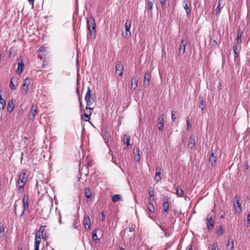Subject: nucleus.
Segmentation results:
<instances>
[{
    "mask_svg": "<svg viewBox=\"0 0 250 250\" xmlns=\"http://www.w3.org/2000/svg\"><path fill=\"white\" fill-rule=\"evenodd\" d=\"M235 211L237 213H240L241 212V205L239 202L238 199L236 201V202L234 204Z\"/></svg>",
    "mask_w": 250,
    "mask_h": 250,
    "instance_id": "obj_19",
    "label": "nucleus"
},
{
    "mask_svg": "<svg viewBox=\"0 0 250 250\" xmlns=\"http://www.w3.org/2000/svg\"><path fill=\"white\" fill-rule=\"evenodd\" d=\"M13 78H12L10 83V87L12 90L16 89V87L13 83Z\"/></svg>",
    "mask_w": 250,
    "mask_h": 250,
    "instance_id": "obj_41",
    "label": "nucleus"
},
{
    "mask_svg": "<svg viewBox=\"0 0 250 250\" xmlns=\"http://www.w3.org/2000/svg\"><path fill=\"white\" fill-rule=\"evenodd\" d=\"M138 86V80L136 78H133L131 80V88L134 90Z\"/></svg>",
    "mask_w": 250,
    "mask_h": 250,
    "instance_id": "obj_26",
    "label": "nucleus"
},
{
    "mask_svg": "<svg viewBox=\"0 0 250 250\" xmlns=\"http://www.w3.org/2000/svg\"><path fill=\"white\" fill-rule=\"evenodd\" d=\"M231 243H232V245H231V249H232L233 248V241H231Z\"/></svg>",
    "mask_w": 250,
    "mask_h": 250,
    "instance_id": "obj_57",
    "label": "nucleus"
},
{
    "mask_svg": "<svg viewBox=\"0 0 250 250\" xmlns=\"http://www.w3.org/2000/svg\"><path fill=\"white\" fill-rule=\"evenodd\" d=\"M186 250H192V246L191 245H188L187 247Z\"/></svg>",
    "mask_w": 250,
    "mask_h": 250,
    "instance_id": "obj_52",
    "label": "nucleus"
},
{
    "mask_svg": "<svg viewBox=\"0 0 250 250\" xmlns=\"http://www.w3.org/2000/svg\"><path fill=\"white\" fill-rule=\"evenodd\" d=\"M25 210L26 209H24V208H23L22 211V213H21V214L20 215V217L21 218L22 216L24 214V213H25Z\"/></svg>",
    "mask_w": 250,
    "mask_h": 250,
    "instance_id": "obj_51",
    "label": "nucleus"
},
{
    "mask_svg": "<svg viewBox=\"0 0 250 250\" xmlns=\"http://www.w3.org/2000/svg\"><path fill=\"white\" fill-rule=\"evenodd\" d=\"M42 48H41L39 49V51H41H41H42Z\"/></svg>",
    "mask_w": 250,
    "mask_h": 250,
    "instance_id": "obj_61",
    "label": "nucleus"
},
{
    "mask_svg": "<svg viewBox=\"0 0 250 250\" xmlns=\"http://www.w3.org/2000/svg\"><path fill=\"white\" fill-rule=\"evenodd\" d=\"M38 107L36 105L33 104L32 105L31 110H30V113L29 115V118L30 120H34L36 115H37L38 113Z\"/></svg>",
    "mask_w": 250,
    "mask_h": 250,
    "instance_id": "obj_8",
    "label": "nucleus"
},
{
    "mask_svg": "<svg viewBox=\"0 0 250 250\" xmlns=\"http://www.w3.org/2000/svg\"><path fill=\"white\" fill-rule=\"evenodd\" d=\"M40 242H41V241H40V240L35 239V245H34L35 249H39Z\"/></svg>",
    "mask_w": 250,
    "mask_h": 250,
    "instance_id": "obj_38",
    "label": "nucleus"
},
{
    "mask_svg": "<svg viewBox=\"0 0 250 250\" xmlns=\"http://www.w3.org/2000/svg\"><path fill=\"white\" fill-rule=\"evenodd\" d=\"M101 216H102V217H100V220L102 221H104L105 220V216L104 214V212H102V213H101Z\"/></svg>",
    "mask_w": 250,
    "mask_h": 250,
    "instance_id": "obj_47",
    "label": "nucleus"
},
{
    "mask_svg": "<svg viewBox=\"0 0 250 250\" xmlns=\"http://www.w3.org/2000/svg\"><path fill=\"white\" fill-rule=\"evenodd\" d=\"M131 25V21H126L125 24V32L123 33L124 36L128 39L131 37L130 27Z\"/></svg>",
    "mask_w": 250,
    "mask_h": 250,
    "instance_id": "obj_5",
    "label": "nucleus"
},
{
    "mask_svg": "<svg viewBox=\"0 0 250 250\" xmlns=\"http://www.w3.org/2000/svg\"><path fill=\"white\" fill-rule=\"evenodd\" d=\"M195 145V141L194 139V136L193 135H191L190 136L188 141V146L190 147L191 148H192Z\"/></svg>",
    "mask_w": 250,
    "mask_h": 250,
    "instance_id": "obj_18",
    "label": "nucleus"
},
{
    "mask_svg": "<svg viewBox=\"0 0 250 250\" xmlns=\"http://www.w3.org/2000/svg\"><path fill=\"white\" fill-rule=\"evenodd\" d=\"M221 0H219L218 1V4L217 7V8H216V9L215 10L216 14L218 13H219L220 12V9H221Z\"/></svg>",
    "mask_w": 250,
    "mask_h": 250,
    "instance_id": "obj_40",
    "label": "nucleus"
},
{
    "mask_svg": "<svg viewBox=\"0 0 250 250\" xmlns=\"http://www.w3.org/2000/svg\"><path fill=\"white\" fill-rule=\"evenodd\" d=\"M42 238L45 239L43 235V233L41 232V231H38L36 234L35 239H39L40 240V241H41Z\"/></svg>",
    "mask_w": 250,
    "mask_h": 250,
    "instance_id": "obj_31",
    "label": "nucleus"
},
{
    "mask_svg": "<svg viewBox=\"0 0 250 250\" xmlns=\"http://www.w3.org/2000/svg\"><path fill=\"white\" fill-rule=\"evenodd\" d=\"M247 224L248 225L250 224V213H249L247 216Z\"/></svg>",
    "mask_w": 250,
    "mask_h": 250,
    "instance_id": "obj_49",
    "label": "nucleus"
},
{
    "mask_svg": "<svg viewBox=\"0 0 250 250\" xmlns=\"http://www.w3.org/2000/svg\"><path fill=\"white\" fill-rule=\"evenodd\" d=\"M154 192L153 189H149L148 190L149 194V199L150 201H153L154 200Z\"/></svg>",
    "mask_w": 250,
    "mask_h": 250,
    "instance_id": "obj_34",
    "label": "nucleus"
},
{
    "mask_svg": "<svg viewBox=\"0 0 250 250\" xmlns=\"http://www.w3.org/2000/svg\"><path fill=\"white\" fill-rule=\"evenodd\" d=\"M24 64L23 62V60L21 57H20L19 59V63L18 64V68L16 70V73L19 75H21L24 69Z\"/></svg>",
    "mask_w": 250,
    "mask_h": 250,
    "instance_id": "obj_7",
    "label": "nucleus"
},
{
    "mask_svg": "<svg viewBox=\"0 0 250 250\" xmlns=\"http://www.w3.org/2000/svg\"><path fill=\"white\" fill-rule=\"evenodd\" d=\"M156 172L155 173L154 180L156 183H158L161 180V174L162 172V169L160 167H158L156 168Z\"/></svg>",
    "mask_w": 250,
    "mask_h": 250,
    "instance_id": "obj_12",
    "label": "nucleus"
},
{
    "mask_svg": "<svg viewBox=\"0 0 250 250\" xmlns=\"http://www.w3.org/2000/svg\"><path fill=\"white\" fill-rule=\"evenodd\" d=\"M211 250H218V245L217 243H214L212 245Z\"/></svg>",
    "mask_w": 250,
    "mask_h": 250,
    "instance_id": "obj_45",
    "label": "nucleus"
},
{
    "mask_svg": "<svg viewBox=\"0 0 250 250\" xmlns=\"http://www.w3.org/2000/svg\"><path fill=\"white\" fill-rule=\"evenodd\" d=\"M18 250H25V249H23L22 248H20Z\"/></svg>",
    "mask_w": 250,
    "mask_h": 250,
    "instance_id": "obj_59",
    "label": "nucleus"
},
{
    "mask_svg": "<svg viewBox=\"0 0 250 250\" xmlns=\"http://www.w3.org/2000/svg\"><path fill=\"white\" fill-rule=\"evenodd\" d=\"M45 226H42L40 227V229H39V231H41V232H42V233H43V231H44V228H45Z\"/></svg>",
    "mask_w": 250,
    "mask_h": 250,
    "instance_id": "obj_48",
    "label": "nucleus"
},
{
    "mask_svg": "<svg viewBox=\"0 0 250 250\" xmlns=\"http://www.w3.org/2000/svg\"><path fill=\"white\" fill-rule=\"evenodd\" d=\"M28 196L27 195H24L23 196V197L22 198V206L23 208H24V209H27L29 207V204H28Z\"/></svg>",
    "mask_w": 250,
    "mask_h": 250,
    "instance_id": "obj_14",
    "label": "nucleus"
},
{
    "mask_svg": "<svg viewBox=\"0 0 250 250\" xmlns=\"http://www.w3.org/2000/svg\"><path fill=\"white\" fill-rule=\"evenodd\" d=\"M157 126L159 130H162L164 128V115H160L157 119Z\"/></svg>",
    "mask_w": 250,
    "mask_h": 250,
    "instance_id": "obj_11",
    "label": "nucleus"
},
{
    "mask_svg": "<svg viewBox=\"0 0 250 250\" xmlns=\"http://www.w3.org/2000/svg\"><path fill=\"white\" fill-rule=\"evenodd\" d=\"M129 231H130V232L133 231H134V228H133V226H132V227H129Z\"/></svg>",
    "mask_w": 250,
    "mask_h": 250,
    "instance_id": "obj_55",
    "label": "nucleus"
},
{
    "mask_svg": "<svg viewBox=\"0 0 250 250\" xmlns=\"http://www.w3.org/2000/svg\"><path fill=\"white\" fill-rule=\"evenodd\" d=\"M176 194L178 197H182L184 196V191L180 187H178L176 189Z\"/></svg>",
    "mask_w": 250,
    "mask_h": 250,
    "instance_id": "obj_24",
    "label": "nucleus"
},
{
    "mask_svg": "<svg viewBox=\"0 0 250 250\" xmlns=\"http://www.w3.org/2000/svg\"><path fill=\"white\" fill-rule=\"evenodd\" d=\"M186 122L187 125V128L188 130H189L191 128V125L189 122V118H187L186 119Z\"/></svg>",
    "mask_w": 250,
    "mask_h": 250,
    "instance_id": "obj_44",
    "label": "nucleus"
},
{
    "mask_svg": "<svg viewBox=\"0 0 250 250\" xmlns=\"http://www.w3.org/2000/svg\"><path fill=\"white\" fill-rule=\"evenodd\" d=\"M185 49L186 43H185L184 40H182L179 46V54H182V55H183L185 52Z\"/></svg>",
    "mask_w": 250,
    "mask_h": 250,
    "instance_id": "obj_16",
    "label": "nucleus"
},
{
    "mask_svg": "<svg viewBox=\"0 0 250 250\" xmlns=\"http://www.w3.org/2000/svg\"><path fill=\"white\" fill-rule=\"evenodd\" d=\"M124 66L121 62H118L116 65V73H119V76H122L123 73Z\"/></svg>",
    "mask_w": 250,
    "mask_h": 250,
    "instance_id": "obj_9",
    "label": "nucleus"
},
{
    "mask_svg": "<svg viewBox=\"0 0 250 250\" xmlns=\"http://www.w3.org/2000/svg\"><path fill=\"white\" fill-rule=\"evenodd\" d=\"M217 155H216V149H213V146L211 147V150L210 152V156L209 158V163L211 164L212 166H214L216 164Z\"/></svg>",
    "mask_w": 250,
    "mask_h": 250,
    "instance_id": "obj_4",
    "label": "nucleus"
},
{
    "mask_svg": "<svg viewBox=\"0 0 250 250\" xmlns=\"http://www.w3.org/2000/svg\"><path fill=\"white\" fill-rule=\"evenodd\" d=\"M79 102H80V106L81 107L82 106V103H81V100L80 98L79 99Z\"/></svg>",
    "mask_w": 250,
    "mask_h": 250,
    "instance_id": "obj_58",
    "label": "nucleus"
},
{
    "mask_svg": "<svg viewBox=\"0 0 250 250\" xmlns=\"http://www.w3.org/2000/svg\"><path fill=\"white\" fill-rule=\"evenodd\" d=\"M14 107V100L12 99L8 102V106L7 108V112L10 113L11 112L13 111Z\"/></svg>",
    "mask_w": 250,
    "mask_h": 250,
    "instance_id": "obj_17",
    "label": "nucleus"
},
{
    "mask_svg": "<svg viewBox=\"0 0 250 250\" xmlns=\"http://www.w3.org/2000/svg\"><path fill=\"white\" fill-rule=\"evenodd\" d=\"M30 84V79L26 78L22 84V92L26 94L28 90V87Z\"/></svg>",
    "mask_w": 250,
    "mask_h": 250,
    "instance_id": "obj_10",
    "label": "nucleus"
},
{
    "mask_svg": "<svg viewBox=\"0 0 250 250\" xmlns=\"http://www.w3.org/2000/svg\"><path fill=\"white\" fill-rule=\"evenodd\" d=\"M87 28L89 30V33L87 35L88 39H93L96 36V24L95 20L93 17L89 18L87 20Z\"/></svg>",
    "mask_w": 250,
    "mask_h": 250,
    "instance_id": "obj_1",
    "label": "nucleus"
},
{
    "mask_svg": "<svg viewBox=\"0 0 250 250\" xmlns=\"http://www.w3.org/2000/svg\"><path fill=\"white\" fill-rule=\"evenodd\" d=\"M176 112L174 110L171 111V120L172 122H174L176 119Z\"/></svg>",
    "mask_w": 250,
    "mask_h": 250,
    "instance_id": "obj_39",
    "label": "nucleus"
},
{
    "mask_svg": "<svg viewBox=\"0 0 250 250\" xmlns=\"http://www.w3.org/2000/svg\"><path fill=\"white\" fill-rule=\"evenodd\" d=\"M6 105V102L2 97L0 96V109L4 110Z\"/></svg>",
    "mask_w": 250,
    "mask_h": 250,
    "instance_id": "obj_28",
    "label": "nucleus"
},
{
    "mask_svg": "<svg viewBox=\"0 0 250 250\" xmlns=\"http://www.w3.org/2000/svg\"><path fill=\"white\" fill-rule=\"evenodd\" d=\"M84 117L85 118V121H89V120L90 119V116L87 113H84Z\"/></svg>",
    "mask_w": 250,
    "mask_h": 250,
    "instance_id": "obj_46",
    "label": "nucleus"
},
{
    "mask_svg": "<svg viewBox=\"0 0 250 250\" xmlns=\"http://www.w3.org/2000/svg\"><path fill=\"white\" fill-rule=\"evenodd\" d=\"M199 103H200L199 107L200 108H201V109L202 110V111H203L205 107H206V104L204 103V101L203 97L200 96L199 98Z\"/></svg>",
    "mask_w": 250,
    "mask_h": 250,
    "instance_id": "obj_22",
    "label": "nucleus"
},
{
    "mask_svg": "<svg viewBox=\"0 0 250 250\" xmlns=\"http://www.w3.org/2000/svg\"><path fill=\"white\" fill-rule=\"evenodd\" d=\"M213 214L209 213L208 214L206 219L207 221V226L208 230H212L214 224V221L212 220Z\"/></svg>",
    "mask_w": 250,
    "mask_h": 250,
    "instance_id": "obj_6",
    "label": "nucleus"
},
{
    "mask_svg": "<svg viewBox=\"0 0 250 250\" xmlns=\"http://www.w3.org/2000/svg\"><path fill=\"white\" fill-rule=\"evenodd\" d=\"M112 162L115 163V164H116V159H115L114 158V157H112Z\"/></svg>",
    "mask_w": 250,
    "mask_h": 250,
    "instance_id": "obj_56",
    "label": "nucleus"
},
{
    "mask_svg": "<svg viewBox=\"0 0 250 250\" xmlns=\"http://www.w3.org/2000/svg\"><path fill=\"white\" fill-rule=\"evenodd\" d=\"M79 221L77 219L74 220V223L73 225V227L74 229H77L79 227Z\"/></svg>",
    "mask_w": 250,
    "mask_h": 250,
    "instance_id": "obj_42",
    "label": "nucleus"
},
{
    "mask_svg": "<svg viewBox=\"0 0 250 250\" xmlns=\"http://www.w3.org/2000/svg\"><path fill=\"white\" fill-rule=\"evenodd\" d=\"M243 34V32L242 31H239L236 38V42L237 44H240L242 42V36Z\"/></svg>",
    "mask_w": 250,
    "mask_h": 250,
    "instance_id": "obj_27",
    "label": "nucleus"
},
{
    "mask_svg": "<svg viewBox=\"0 0 250 250\" xmlns=\"http://www.w3.org/2000/svg\"><path fill=\"white\" fill-rule=\"evenodd\" d=\"M1 91H2V90H1V89L0 88V97H2V95H1Z\"/></svg>",
    "mask_w": 250,
    "mask_h": 250,
    "instance_id": "obj_60",
    "label": "nucleus"
},
{
    "mask_svg": "<svg viewBox=\"0 0 250 250\" xmlns=\"http://www.w3.org/2000/svg\"><path fill=\"white\" fill-rule=\"evenodd\" d=\"M26 181V171L24 170L19 175V179L17 184L18 186V192L21 193L23 190Z\"/></svg>",
    "mask_w": 250,
    "mask_h": 250,
    "instance_id": "obj_2",
    "label": "nucleus"
},
{
    "mask_svg": "<svg viewBox=\"0 0 250 250\" xmlns=\"http://www.w3.org/2000/svg\"><path fill=\"white\" fill-rule=\"evenodd\" d=\"M17 202H18V201H16V202L14 204V209H15V212H16V210H17Z\"/></svg>",
    "mask_w": 250,
    "mask_h": 250,
    "instance_id": "obj_53",
    "label": "nucleus"
},
{
    "mask_svg": "<svg viewBox=\"0 0 250 250\" xmlns=\"http://www.w3.org/2000/svg\"><path fill=\"white\" fill-rule=\"evenodd\" d=\"M122 196L119 194H115L112 196V200L113 202H116L121 200Z\"/></svg>",
    "mask_w": 250,
    "mask_h": 250,
    "instance_id": "obj_29",
    "label": "nucleus"
},
{
    "mask_svg": "<svg viewBox=\"0 0 250 250\" xmlns=\"http://www.w3.org/2000/svg\"><path fill=\"white\" fill-rule=\"evenodd\" d=\"M85 196L87 199H90L92 196L91 189L89 188H87L85 189Z\"/></svg>",
    "mask_w": 250,
    "mask_h": 250,
    "instance_id": "obj_25",
    "label": "nucleus"
},
{
    "mask_svg": "<svg viewBox=\"0 0 250 250\" xmlns=\"http://www.w3.org/2000/svg\"><path fill=\"white\" fill-rule=\"evenodd\" d=\"M164 202L163 204V210L164 212H167L169 209L168 198L167 197H164Z\"/></svg>",
    "mask_w": 250,
    "mask_h": 250,
    "instance_id": "obj_15",
    "label": "nucleus"
},
{
    "mask_svg": "<svg viewBox=\"0 0 250 250\" xmlns=\"http://www.w3.org/2000/svg\"><path fill=\"white\" fill-rule=\"evenodd\" d=\"M120 250H125V249L123 248L120 249Z\"/></svg>",
    "mask_w": 250,
    "mask_h": 250,
    "instance_id": "obj_63",
    "label": "nucleus"
},
{
    "mask_svg": "<svg viewBox=\"0 0 250 250\" xmlns=\"http://www.w3.org/2000/svg\"><path fill=\"white\" fill-rule=\"evenodd\" d=\"M184 8L185 10H186L187 16H189L190 14L191 10H190V9L189 8L187 2H185V5H184Z\"/></svg>",
    "mask_w": 250,
    "mask_h": 250,
    "instance_id": "obj_30",
    "label": "nucleus"
},
{
    "mask_svg": "<svg viewBox=\"0 0 250 250\" xmlns=\"http://www.w3.org/2000/svg\"><path fill=\"white\" fill-rule=\"evenodd\" d=\"M148 209L150 212H153L155 210L154 206L151 201L148 204Z\"/></svg>",
    "mask_w": 250,
    "mask_h": 250,
    "instance_id": "obj_35",
    "label": "nucleus"
},
{
    "mask_svg": "<svg viewBox=\"0 0 250 250\" xmlns=\"http://www.w3.org/2000/svg\"><path fill=\"white\" fill-rule=\"evenodd\" d=\"M217 233L218 235H222L223 233V229L221 226H220V227L218 228Z\"/></svg>",
    "mask_w": 250,
    "mask_h": 250,
    "instance_id": "obj_43",
    "label": "nucleus"
},
{
    "mask_svg": "<svg viewBox=\"0 0 250 250\" xmlns=\"http://www.w3.org/2000/svg\"><path fill=\"white\" fill-rule=\"evenodd\" d=\"M85 100L86 103V106H90L92 105L94 99L92 97V91L89 87L87 88V91L85 96Z\"/></svg>",
    "mask_w": 250,
    "mask_h": 250,
    "instance_id": "obj_3",
    "label": "nucleus"
},
{
    "mask_svg": "<svg viewBox=\"0 0 250 250\" xmlns=\"http://www.w3.org/2000/svg\"><path fill=\"white\" fill-rule=\"evenodd\" d=\"M92 238L94 241H99V239L97 238V230L96 229L92 232Z\"/></svg>",
    "mask_w": 250,
    "mask_h": 250,
    "instance_id": "obj_37",
    "label": "nucleus"
},
{
    "mask_svg": "<svg viewBox=\"0 0 250 250\" xmlns=\"http://www.w3.org/2000/svg\"><path fill=\"white\" fill-rule=\"evenodd\" d=\"M83 224L86 229L90 228V220L89 217H84L83 220Z\"/></svg>",
    "mask_w": 250,
    "mask_h": 250,
    "instance_id": "obj_20",
    "label": "nucleus"
},
{
    "mask_svg": "<svg viewBox=\"0 0 250 250\" xmlns=\"http://www.w3.org/2000/svg\"><path fill=\"white\" fill-rule=\"evenodd\" d=\"M4 236V228L3 224L0 222V237H2Z\"/></svg>",
    "mask_w": 250,
    "mask_h": 250,
    "instance_id": "obj_32",
    "label": "nucleus"
},
{
    "mask_svg": "<svg viewBox=\"0 0 250 250\" xmlns=\"http://www.w3.org/2000/svg\"><path fill=\"white\" fill-rule=\"evenodd\" d=\"M166 0H160V2L162 6H164L166 4Z\"/></svg>",
    "mask_w": 250,
    "mask_h": 250,
    "instance_id": "obj_50",
    "label": "nucleus"
},
{
    "mask_svg": "<svg viewBox=\"0 0 250 250\" xmlns=\"http://www.w3.org/2000/svg\"><path fill=\"white\" fill-rule=\"evenodd\" d=\"M233 50L234 51V58L235 59H236V58L237 57H238L239 56V52L237 51V46L236 44H234L233 46Z\"/></svg>",
    "mask_w": 250,
    "mask_h": 250,
    "instance_id": "obj_33",
    "label": "nucleus"
},
{
    "mask_svg": "<svg viewBox=\"0 0 250 250\" xmlns=\"http://www.w3.org/2000/svg\"><path fill=\"white\" fill-rule=\"evenodd\" d=\"M229 240H228V245H227V246H228L229 245Z\"/></svg>",
    "mask_w": 250,
    "mask_h": 250,
    "instance_id": "obj_64",
    "label": "nucleus"
},
{
    "mask_svg": "<svg viewBox=\"0 0 250 250\" xmlns=\"http://www.w3.org/2000/svg\"><path fill=\"white\" fill-rule=\"evenodd\" d=\"M129 139H130V136H128L126 134H125L124 135V138H123V142H124V144H126L127 148H131V145L129 143Z\"/></svg>",
    "mask_w": 250,
    "mask_h": 250,
    "instance_id": "obj_21",
    "label": "nucleus"
},
{
    "mask_svg": "<svg viewBox=\"0 0 250 250\" xmlns=\"http://www.w3.org/2000/svg\"><path fill=\"white\" fill-rule=\"evenodd\" d=\"M154 0H148L147 5V13H151V10L153 7Z\"/></svg>",
    "mask_w": 250,
    "mask_h": 250,
    "instance_id": "obj_23",
    "label": "nucleus"
},
{
    "mask_svg": "<svg viewBox=\"0 0 250 250\" xmlns=\"http://www.w3.org/2000/svg\"><path fill=\"white\" fill-rule=\"evenodd\" d=\"M30 2H33L34 0H28Z\"/></svg>",
    "mask_w": 250,
    "mask_h": 250,
    "instance_id": "obj_62",
    "label": "nucleus"
},
{
    "mask_svg": "<svg viewBox=\"0 0 250 250\" xmlns=\"http://www.w3.org/2000/svg\"><path fill=\"white\" fill-rule=\"evenodd\" d=\"M93 109L89 106H86L85 108V113H87L89 115L91 116L92 113Z\"/></svg>",
    "mask_w": 250,
    "mask_h": 250,
    "instance_id": "obj_36",
    "label": "nucleus"
},
{
    "mask_svg": "<svg viewBox=\"0 0 250 250\" xmlns=\"http://www.w3.org/2000/svg\"><path fill=\"white\" fill-rule=\"evenodd\" d=\"M134 159L136 160V161H139L140 157L138 155V156H135Z\"/></svg>",
    "mask_w": 250,
    "mask_h": 250,
    "instance_id": "obj_54",
    "label": "nucleus"
},
{
    "mask_svg": "<svg viewBox=\"0 0 250 250\" xmlns=\"http://www.w3.org/2000/svg\"><path fill=\"white\" fill-rule=\"evenodd\" d=\"M150 78V73L148 71L146 72L144 76V79L143 82L144 86L145 87H146L147 85H148Z\"/></svg>",
    "mask_w": 250,
    "mask_h": 250,
    "instance_id": "obj_13",
    "label": "nucleus"
}]
</instances>
